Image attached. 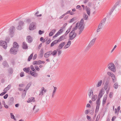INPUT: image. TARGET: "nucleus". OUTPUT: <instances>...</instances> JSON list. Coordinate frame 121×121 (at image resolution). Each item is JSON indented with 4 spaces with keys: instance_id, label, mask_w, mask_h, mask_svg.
<instances>
[{
    "instance_id": "1",
    "label": "nucleus",
    "mask_w": 121,
    "mask_h": 121,
    "mask_svg": "<svg viewBox=\"0 0 121 121\" xmlns=\"http://www.w3.org/2000/svg\"><path fill=\"white\" fill-rule=\"evenodd\" d=\"M10 40V38L9 37L5 39V41H0V45L2 46L4 49L6 48L7 47V42L9 43Z\"/></svg>"
},
{
    "instance_id": "2",
    "label": "nucleus",
    "mask_w": 121,
    "mask_h": 121,
    "mask_svg": "<svg viewBox=\"0 0 121 121\" xmlns=\"http://www.w3.org/2000/svg\"><path fill=\"white\" fill-rule=\"evenodd\" d=\"M108 68L113 72H115V70L116 68L115 67L114 64L112 63H109L108 65Z\"/></svg>"
},
{
    "instance_id": "3",
    "label": "nucleus",
    "mask_w": 121,
    "mask_h": 121,
    "mask_svg": "<svg viewBox=\"0 0 121 121\" xmlns=\"http://www.w3.org/2000/svg\"><path fill=\"white\" fill-rule=\"evenodd\" d=\"M107 73L108 75L111 76L112 78L113 82H115L116 80L115 75L112 73L110 72H108Z\"/></svg>"
},
{
    "instance_id": "4",
    "label": "nucleus",
    "mask_w": 121,
    "mask_h": 121,
    "mask_svg": "<svg viewBox=\"0 0 121 121\" xmlns=\"http://www.w3.org/2000/svg\"><path fill=\"white\" fill-rule=\"evenodd\" d=\"M18 51V49L14 48H12L10 50V53L12 54L16 55L17 54V52Z\"/></svg>"
},
{
    "instance_id": "5",
    "label": "nucleus",
    "mask_w": 121,
    "mask_h": 121,
    "mask_svg": "<svg viewBox=\"0 0 121 121\" xmlns=\"http://www.w3.org/2000/svg\"><path fill=\"white\" fill-rule=\"evenodd\" d=\"M36 28L35 23L33 22L30 23L29 27V30H33Z\"/></svg>"
},
{
    "instance_id": "6",
    "label": "nucleus",
    "mask_w": 121,
    "mask_h": 121,
    "mask_svg": "<svg viewBox=\"0 0 121 121\" xmlns=\"http://www.w3.org/2000/svg\"><path fill=\"white\" fill-rule=\"evenodd\" d=\"M15 27L14 26H12L9 29V34L11 35V37H12L13 36L14 34L13 30H14Z\"/></svg>"
},
{
    "instance_id": "7",
    "label": "nucleus",
    "mask_w": 121,
    "mask_h": 121,
    "mask_svg": "<svg viewBox=\"0 0 121 121\" xmlns=\"http://www.w3.org/2000/svg\"><path fill=\"white\" fill-rule=\"evenodd\" d=\"M96 39V38H94L92 39L86 48H90L91 46H92L94 44Z\"/></svg>"
},
{
    "instance_id": "8",
    "label": "nucleus",
    "mask_w": 121,
    "mask_h": 121,
    "mask_svg": "<svg viewBox=\"0 0 121 121\" xmlns=\"http://www.w3.org/2000/svg\"><path fill=\"white\" fill-rule=\"evenodd\" d=\"M105 92V90H104L103 88H102L100 91L98 97L100 98H101L104 94Z\"/></svg>"
},
{
    "instance_id": "9",
    "label": "nucleus",
    "mask_w": 121,
    "mask_h": 121,
    "mask_svg": "<svg viewBox=\"0 0 121 121\" xmlns=\"http://www.w3.org/2000/svg\"><path fill=\"white\" fill-rule=\"evenodd\" d=\"M26 40L29 43H31L33 41V38L30 35L27 36L26 37Z\"/></svg>"
},
{
    "instance_id": "10",
    "label": "nucleus",
    "mask_w": 121,
    "mask_h": 121,
    "mask_svg": "<svg viewBox=\"0 0 121 121\" xmlns=\"http://www.w3.org/2000/svg\"><path fill=\"white\" fill-rule=\"evenodd\" d=\"M14 102V98L12 97L10 98L8 102L9 105H11L13 104Z\"/></svg>"
},
{
    "instance_id": "11",
    "label": "nucleus",
    "mask_w": 121,
    "mask_h": 121,
    "mask_svg": "<svg viewBox=\"0 0 121 121\" xmlns=\"http://www.w3.org/2000/svg\"><path fill=\"white\" fill-rule=\"evenodd\" d=\"M109 81L108 80H107L104 86V88L105 90H106L109 87Z\"/></svg>"
},
{
    "instance_id": "12",
    "label": "nucleus",
    "mask_w": 121,
    "mask_h": 121,
    "mask_svg": "<svg viewBox=\"0 0 121 121\" xmlns=\"http://www.w3.org/2000/svg\"><path fill=\"white\" fill-rule=\"evenodd\" d=\"M35 101V98L34 97H31L30 98H29L27 102L28 103H30L31 102H34Z\"/></svg>"
},
{
    "instance_id": "13",
    "label": "nucleus",
    "mask_w": 121,
    "mask_h": 121,
    "mask_svg": "<svg viewBox=\"0 0 121 121\" xmlns=\"http://www.w3.org/2000/svg\"><path fill=\"white\" fill-rule=\"evenodd\" d=\"M2 64L3 65L4 68H8L9 67V65L8 64L7 61H3Z\"/></svg>"
},
{
    "instance_id": "14",
    "label": "nucleus",
    "mask_w": 121,
    "mask_h": 121,
    "mask_svg": "<svg viewBox=\"0 0 121 121\" xmlns=\"http://www.w3.org/2000/svg\"><path fill=\"white\" fill-rule=\"evenodd\" d=\"M22 48L24 49H26L28 48V46L25 42H24L22 43Z\"/></svg>"
},
{
    "instance_id": "15",
    "label": "nucleus",
    "mask_w": 121,
    "mask_h": 121,
    "mask_svg": "<svg viewBox=\"0 0 121 121\" xmlns=\"http://www.w3.org/2000/svg\"><path fill=\"white\" fill-rule=\"evenodd\" d=\"M71 42L70 40L68 41L67 43L64 47V48L66 49L69 47L71 44Z\"/></svg>"
},
{
    "instance_id": "16",
    "label": "nucleus",
    "mask_w": 121,
    "mask_h": 121,
    "mask_svg": "<svg viewBox=\"0 0 121 121\" xmlns=\"http://www.w3.org/2000/svg\"><path fill=\"white\" fill-rule=\"evenodd\" d=\"M43 48H42L40 52V54L39 55V56L40 58H42L43 56Z\"/></svg>"
},
{
    "instance_id": "17",
    "label": "nucleus",
    "mask_w": 121,
    "mask_h": 121,
    "mask_svg": "<svg viewBox=\"0 0 121 121\" xmlns=\"http://www.w3.org/2000/svg\"><path fill=\"white\" fill-rule=\"evenodd\" d=\"M65 42H64L60 44L58 47L59 49H61L65 44Z\"/></svg>"
},
{
    "instance_id": "18",
    "label": "nucleus",
    "mask_w": 121,
    "mask_h": 121,
    "mask_svg": "<svg viewBox=\"0 0 121 121\" xmlns=\"http://www.w3.org/2000/svg\"><path fill=\"white\" fill-rule=\"evenodd\" d=\"M19 46L18 43L16 42H14L13 43V47L12 48H16L18 49V48Z\"/></svg>"
},
{
    "instance_id": "19",
    "label": "nucleus",
    "mask_w": 121,
    "mask_h": 121,
    "mask_svg": "<svg viewBox=\"0 0 121 121\" xmlns=\"http://www.w3.org/2000/svg\"><path fill=\"white\" fill-rule=\"evenodd\" d=\"M119 1H117V2L115 3L113 7L112 8L114 10L115 9V8L117 7V6L119 4Z\"/></svg>"
},
{
    "instance_id": "20",
    "label": "nucleus",
    "mask_w": 121,
    "mask_h": 121,
    "mask_svg": "<svg viewBox=\"0 0 121 121\" xmlns=\"http://www.w3.org/2000/svg\"><path fill=\"white\" fill-rule=\"evenodd\" d=\"M100 99L99 98H98L96 103V105L100 106Z\"/></svg>"
},
{
    "instance_id": "21",
    "label": "nucleus",
    "mask_w": 121,
    "mask_h": 121,
    "mask_svg": "<svg viewBox=\"0 0 121 121\" xmlns=\"http://www.w3.org/2000/svg\"><path fill=\"white\" fill-rule=\"evenodd\" d=\"M11 87V85L10 84L8 85L7 87L4 89L3 91L6 92H7V91Z\"/></svg>"
},
{
    "instance_id": "22",
    "label": "nucleus",
    "mask_w": 121,
    "mask_h": 121,
    "mask_svg": "<svg viewBox=\"0 0 121 121\" xmlns=\"http://www.w3.org/2000/svg\"><path fill=\"white\" fill-rule=\"evenodd\" d=\"M65 35H63L61 36L58 39L59 42L65 39Z\"/></svg>"
},
{
    "instance_id": "23",
    "label": "nucleus",
    "mask_w": 121,
    "mask_h": 121,
    "mask_svg": "<svg viewBox=\"0 0 121 121\" xmlns=\"http://www.w3.org/2000/svg\"><path fill=\"white\" fill-rule=\"evenodd\" d=\"M73 34L72 33H71V32L70 33L69 37V40H72L73 39Z\"/></svg>"
},
{
    "instance_id": "24",
    "label": "nucleus",
    "mask_w": 121,
    "mask_h": 121,
    "mask_svg": "<svg viewBox=\"0 0 121 121\" xmlns=\"http://www.w3.org/2000/svg\"><path fill=\"white\" fill-rule=\"evenodd\" d=\"M97 96L95 95L93 96L91 98V100L93 101H94L97 98Z\"/></svg>"
},
{
    "instance_id": "25",
    "label": "nucleus",
    "mask_w": 121,
    "mask_h": 121,
    "mask_svg": "<svg viewBox=\"0 0 121 121\" xmlns=\"http://www.w3.org/2000/svg\"><path fill=\"white\" fill-rule=\"evenodd\" d=\"M93 91L92 89H90V92H88V95L89 98H91V95H93Z\"/></svg>"
},
{
    "instance_id": "26",
    "label": "nucleus",
    "mask_w": 121,
    "mask_h": 121,
    "mask_svg": "<svg viewBox=\"0 0 121 121\" xmlns=\"http://www.w3.org/2000/svg\"><path fill=\"white\" fill-rule=\"evenodd\" d=\"M30 70V68L29 67H28L27 68H25L23 69V70L26 73H28Z\"/></svg>"
},
{
    "instance_id": "27",
    "label": "nucleus",
    "mask_w": 121,
    "mask_h": 121,
    "mask_svg": "<svg viewBox=\"0 0 121 121\" xmlns=\"http://www.w3.org/2000/svg\"><path fill=\"white\" fill-rule=\"evenodd\" d=\"M8 71L10 74H12L13 73V70L12 68H10L8 69Z\"/></svg>"
},
{
    "instance_id": "28",
    "label": "nucleus",
    "mask_w": 121,
    "mask_h": 121,
    "mask_svg": "<svg viewBox=\"0 0 121 121\" xmlns=\"http://www.w3.org/2000/svg\"><path fill=\"white\" fill-rule=\"evenodd\" d=\"M102 83V80H100L99 81V82H98V84H97L96 85V86L97 87H99L100 86Z\"/></svg>"
},
{
    "instance_id": "29",
    "label": "nucleus",
    "mask_w": 121,
    "mask_h": 121,
    "mask_svg": "<svg viewBox=\"0 0 121 121\" xmlns=\"http://www.w3.org/2000/svg\"><path fill=\"white\" fill-rule=\"evenodd\" d=\"M33 55V53H32L30 55L28 59V61H30L31 60L32 58Z\"/></svg>"
},
{
    "instance_id": "30",
    "label": "nucleus",
    "mask_w": 121,
    "mask_h": 121,
    "mask_svg": "<svg viewBox=\"0 0 121 121\" xmlns=\"http://www.w3.org/2000/svg\"><path fill=\"white\" fill-rule=\"evenodd\" d=\"M26 91L25 90H24V91L22 92V97L23 98H24L26 95Z\"/></svg>"
},
{
    "instance_id": "31",
    "label": "nucleus",
    "mask_w": 121,
    "mask_h": 121,
    "mask_svg": "<svg viewBox=\"0 0 121 121\" xmlns=\"http://www.w3.org/2000/svg\"><path fill=\"white\" fill-rule=\"evenodd\" d=\"M106 18L105 17L102 20H101L100 23H101L102 24H103V25L105 24V22L106 20Z\"/></svg>"
},
{
    "instance_id": "32",
    "label": "nucleus",
    "mask_w": 121,
    "mask_h": 121,
    "mask_svg": "<svg viewBox=\"0 0 121 121\" xmlns=\"http://www.w3.org/2000/svg\"><path fill=\"white\" fill-rule=\"evenodd\" d=\"M30 67L31 69L32 70V71L35 72H36V70L35 69L33 65H31L30 66Z\"/></svg>"
},
{
    "instance_id": "33",
    "label": "nucleus",
    "mask_w": 121,
    "mask_h": 121,
    "mask_svg": "<svg viewBox=\"0 0 121 121\" xmlns=\"http://www.w3.org/2000/svg\"><path fill=\"white\" fill-rule=\"evenodd\" d=\"M86 10V12L87 14L88 15H90V8H87Z\"/></svg>"
},
{
    "instance_id": "34",
    "label": "nucleus",
    "mask_w": 121,
    "mask_h": 121,
    "mask_svg": "<svg viewBox=\"0 0 121 121\" xmlns=\"http://www.w3.org/2000/svg\"><path fill=\"white\" fill-rule=\"evenodd\" d=\"M42 91H40V92L39 94V95H40L41 94V95H42L43 94V91L44 90V87H42Z\"/></svg>"
},
{
    "instance_id": "35",
    "label": "nucleus",
    "mask_w": 121,
    "mask_h": 121,
    "mask_svg": "<svg viewBox=\"0 0 121 121\" xmlns=\"http://www.w3.org/2000/svg\"><path fill=\"white\" fill-rule=\"evenodd\" d=\"M83 23H78V25L79 26L78 28V29H80L81 28H82L83 25Z\"/></svg>"
},
{
    "instance_id": "36",
    "label": "nucleus",
    "mask_w": 121,
    "mask_h": 121,
    "mask_svg": "<svg viewBox=\"0 0 121 121\" xmlns=\"http://www.w3.org/2000/svg\"><path fill=\"white\" fill-rule=\"evenodd\" d=\"M99 107L100 106H96L95 112V113H97L98 112L99 108Z\"/></svg>"
},
{
    "instance_id": "37",
    "label": "nucleus",
    "mask_w": 121,
    "mask_h": 121,
    "mask_svg": "<svg viewBox=\"0 0 121 121\" xmlns=\"http://www.w3.org/2000/svg\"><path fill=\"white\" fill-rule=\"evenodd\" d=\"M77 19V17H74L70 20L69 22L71 23L74 20H76Z\"/></svg>"
},
{
    "instance_id": "38",
    "label": "nucleus",
    "mask_w": 121,
    "mask_h": 121,
    "mask_svg": "<svg viewBox=\"0 0 121 121\" xmlns=\"http://www.w3.org/2000/svg\"><path fill=\"white\" fill-rule=\"evenodd\" d=\"M10 115L11 116V118L14 119L15 121L16 120V119L15 118V116L12 113H10Z\"/></svg>"
},
{
    "instance_id": "39",
    "label": "nucleus",
    "mask_w": 121,
    "mask_h": 121,
    "mask_svg": "<svg viewBox=\"0 0 121 121\" xmlns=\"http://www.w3.org/2000/svg\"><path fill=\"white\" fill-rule=\"evenodd\" d=\"M113 87L115 89H117L118 87V84L117 83H115L113 85Z\"/></svg>"
},
{
    "instance_id": "40",
    "label": "nucleus",
    "mask_w": 121,
    "mask_h": 121,
    "mask_svg": "<svg viewBox=\"0 0 121 121\" xmlns=\"http://www.w3.org/2000/svg\"><path fill=\"white\" fill-rule=\"evenodd\" d=\"M24 22L22 21H20L19 22V25L22 26L24 24Z\"/></svg>"
},
{
    "instance_id": "41",
    "label": "nucleus",
    "mask_w": 121,
    "mask_h": 121,
    "mask_svg": "<svg viewBox=\"0 0 121 121\" xmlns=\"http://www.w3.org/2000/svg\"><path fill=\"white\" fill-rule=\"evenodd\" d=\"M47 53H48V55L49 56L51 55L52 54V51H50L47 52Z\"/></svg>"
},
{
    "instance_id": "42",
    "label": "nucleus",
    "mask_w": 121,
    "mask_h": 121,
    "mask_svg": "<svg viewBox=\"0 0 121 121\" xmlns=\"http://www.w3.org/2000/svg\"><path fill=\"white\" fill-rule=\"evenodd\" d=\"M60 49H57V51L58 53V56H59L60 55L61 53V51L60 50Z\"/></svg>"
},
{
    "instance_id": "43",
    "label": "nucleus",
    "mask_w": 121,
    "mask_h": 121,
    "mask_svg": "<svg viewBox=\"0 0 121 121\" xmlns=\"http://www.w3.org/2000/svg\"><path fill=\"white\" fill-rule=\"evenodd\" d=\"M103 26L104 25H103V24H102L101 23H100L98 27L99 28H100L102 29Z\"/></svg>"
},
{
    "instance_id": "44",
    "label": "nucleus",
    "mask_w": 121,
    "mask_h": 121,
    "mask_svg": "<svg viewBox=\"0 0 121 121\" xmlns=\"http://www.w3.org/2000/svg\"><path fill=\"white\" fill-rule=\"evenodd\" d=\"M57 50H54L53 51V52H52V55L53 56L56 55L57 53Z\"/></svg>"
},
{
    "instance_id": "45",
    "label": "nucleus",
    "mask_w": 121,
    "mask_h": 121,
    "mask_svg": "<svg viewBox=\"0 0 121 121\" xmlns=\"http://www.w3.org/2000/svg\"><path fill=\"white\" fill-rule=\"evenodd\" d=\"M40 41H42V42L43 43H44L45 42L44 39L42 37H41L40 38Z\"/></svg>"
},
{
    "instance_id": "46",
    "label": "nucleus",
    "mask_w": 121,
    "mask_h": 121,
    "mask_svg": "<svg viewBox=\"0 0 121 121\" xmlns=\"http://www.w3.org/2000/svg\"><path fill=\"white\" fill-rule=\"evenodd\" d=\"M60 33L59 32H58L54 36H53V38L56 37L58 36L59 35H60Z\"/></svg>"
},
{
    "instance_id": "47",
    "label": "nucleus",
    "mask_w": 121,
    "mask_h": 121,
    "mask_svg": "<svg viewBox=\"0 0 121 121\" xmlns=\"http://www.w3.org/2000/svg\"><path fill=\"white\" fill-rule=\"evenodd\" d=\"M70 29H68L65 33L64 35L66 36L67 35V34L70 32Z\"/></svg>"
},
{
    "instance_id": "48",
    "label": "nucleus",
    "mask_w": 121,
    "mask_h": 121,
    "mask_svg": "<svg viewBox=\"0 0 121 121\" xmlns=\"http://www.w3.org/2000/svg\"><path fill=\"white\" fill-rule=\"evenodd\" d=\"M17 28V30H21L22 29V26L19 25Z\"/></svg>"
},
{
    "instance_id": "49",
    "label": "nucleus",
    "mask_w": 121,
    "mask_h": 121,
    "mask_svg": "<svg viewBox=\"0 0 121 121\" xmlns=\"http://www.w3.org/2000/svg\"><path fill=\"white\" fill-rule=\"evenodd\" d=\"M78 26H79L78 25V23H77L76 25L73 28V29H74V30H77L78 29Z\"/></svg>"
},
{
    "instance_id": "50",
    "label": "nucleus",
    "mask_w": 121,
    "mask_h": 121,
    "mask_svg": "<svg viewBox=\"0 0 121 121\" xmlns=\"http://www.w3.org/2000/svg\"><path fill=\"white\" fill-rule=\"evenodd\" d=\"M35 68L36 70L37 71H39L40 69L36 65L35 66Z\"/></svg>"
},
{
    "instance_id": "51",
    "label": "nucleus",
    "mask_w": 121,
    "mask_h": 121,
    "mask_svg": "<svg viewBox=\"0 0 121 121\" xmlns=\"http://www.w3.org/2000/svg\"><path fill=\"white\" fill-rule=\"evenodd\" d=\"M44 33V31L39 30V33L40 35H41Z\"/></svg>"
},
{
    "instance_id": "52",
    "label": "nucleus",
    "mask_w": 121,
    "mask_h": 121,
    "mask_svg": "<svg viewBox=\"0 0 121 121\" xmlns=\"http://www.w3.org/2000/svg\"><path fill=\"white\" fill-rule=\"evenodd\" d=\"M107 95H105L103 98V99L106 100H107Z\"/></svg>"
},
{
    "instance_id": "53",
    "label": "nucleus",
    "mask_w": 121,
    "mask_h": 121,
    "mask_svg": "<svg viewBox=\"0 0 121 121\" xmlns=\"http://www.w3.org/2000/svg\"><path fill=\"white\" fill-rule=\"evenodd\" d=\"M37 54H35L34 55V56L33 57V60H35L36 59L37 57Z\"/></svg>"
},
{
    "instance_id": "54",
    "label": "nucleus",
    "mask_w": 121,
    "mask_h": 121,
    "mask_svg": "<svg viewBox=\"0 0 121 121\" xmlns=\"http://www.w3.org/2000/svg\"><path fill=\"white\" fill-rule=\"evenodd\" d=\"M51 39H48V40L46 42V44H48L50 42Z\"/></svg>"
},
{
    "instance_id": "55",
    "label": "nucleus",
    "mask_w": 121,
    "mask_h": 121,
    "mask_svg": "<svg viewBox=\"0 0 121 121\" xmlns=\"http://www.w3.org/2000/svg\"><path fill=\"white\" fill-rule=\"evenodd\" d=\"M44 56L45 58H47L49 57V56L48 55V53H47V52L44 54Z\"/></svg>"
},
{
    "instance_id": "56",
    "label": "nucleus",
    "mask_w": 121,
    "mask_h": 121,
    "mask_svg": "<svg viewBox=\"0 0 121 121\" xmlns=\"http://www.w3.org/2000/svg\"><path fill=\"white\" fill-rule=\"evenodd\" d=\"M29 74H30L32 76H33L34 75V72H33L32 71L30 70V73H29Z\"/></svg>"
},
{
    "instance_id": "57",
    "label": "nucleus",
    "mask_w": 121,
    "mask_h": 121,
    "mask_svg": "<svg viewBox=\"0 0 121 121\" xmlns=\"http://www.w3.org/2000/svg\"><path fill=\"white\" fill-rule=\"evenodd\" d=\"M38 61H34L32 63V64L33 65H38Z\"/></svg>"
},
{
    "instance_id": "58",
    "label": "nucleus",
    "mask_w": 121,
    "mask_h": 121,
    "mask_svg": "<svg viewBox=\"0 0 121 121\" xmlns=\"http://www.w3.org/2000/svg\"><path fill=\"white\" fill-rule=\"evenodd\" d=\"M24 75L23 72H21L20 73V76L21 77H22L24 76Z\"/></svg>"
},
{
    "instance_id": "59",
    "label": "nucleus",
    "mask_w": 121,
    "mask_h": 121,
    "mask_svg": "<svg viewBox=\"0 0 121 121\" xmlns=\"http://www.w3.org/2000/svg\"><path fill=\"white\" fill-rule=\"evenodd\" d=\"M31 84H28L26 87V89H28L29 87L30 86Z\"/></svg>"
},
{
    "instance_id": "60",
    "label": "nucleus",
    "mask_w": 121,
    "mask_h": 121,
    "mask_svg": "<svg viewBox=\"0 0 121 121\" xmlns=\"http://www.w3.org/2000/svg\"><path fill=\"white\" fill-rule=\"evenodd\" d=\"M110 89V87H109L108 88V89H107L106 90V93L107 94H108V93Z\"/></svg>"
},
{
    "instance_id": "61",
    "label": "nucleus",
    "mask_w": 121,
    "mask_h": 121,
    "mask_svg": "<svg viewBox=\"0 0 121 121\" xmlns=\"http://www.w3.org/2000/svg\"><path fill=\"white\" fill-rule=\"evenodd\" d=\"M101 29L102 28H99V27H98L97 28L96 30L97 32H99L100 31Z\"/></svg>"
},
{
    "instance_id": "62",
    "label": "nucleus",
    "mask_w": 121,
    "mask_h": 121,
    "mask_svg": "<svg viewBox=\"0 0 121 121\" xmlns=\"http://www.w3.org/2000/svg\"><path fill=\"white\" fill-rule=\"evenodd\" d=\"M106 100L103 99L102 102V105L103 106H104V105L105 103Z\"/></svg>"
},
{
    "instance_id": "63",
    "label": "nucleus",
    "mask_w": 121,
    "mask_h": 121,
    "mask_svg": "<svg viewBox=\"0 0 121 121\" xmlns=\"http://www.w3.org/2000/svg\"><path fill=\"white\" fill-rule=\"evenodd\" d=\"M8 94H6L5 95H4V98L5 99H6L8 97Z\"/></svg>"
},
{
    "instance_id": "64",
    "label": "nucleus",
    "mask_w": 121,
    "mask_h": 121,
    "mask_svg": "<svg viewBox=\"0 0 121 121\" xmlns=\"http://www.w3.org/2000/svg\"><path fill=\"white\" fill-rule=\"evenodd\" d=\"M58 42H59L58 40H56L53 41V42L55 43V44L57 43Z\"/></svg>"
}]
</instances>
